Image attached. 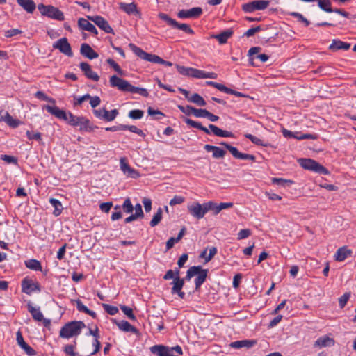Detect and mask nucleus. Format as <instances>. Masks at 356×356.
I'll return each instance as SVG.
<instances>
[{"label":"nucleus","instance_id":"f257e3e1","mask_svg":"<svg viewBox=\"0 0 356 356\" xmlns=\"http://www.w3.org/2000/svg\"><path fill=\"white\" fill-rule=\"evenodd\" d=\"M43 110H46L51 115L59 120H63L72 127H79L80 131L92 132L98 127L90 122V121L83 115H75L72 112H66L60 109L56 106L44 105Z\"/></svg>","mask_w":356,"mask_h":356},{"label":"nucleus","instance_id":"f03ea898","mask_svg":"<svg viewBox=\"0 0 356 356\" xmlns=\"http://www.w3.org/2000/svg\"><path fill=\"white\" fill-rule=\"evenodd\" d=\"M109 82L111 86L117 88L120 91L129 92L134 94L138 93L145 97L149 96V92L145 88L134 86L127 80L120 78L116 75L111 76Z\"/></svg>","mask_w":356,"mask_h":356},{"label":"nucleus","instance_id":"7ed1b4c3","mask_svg":"<svg viewBox=\"0 0 356 356\" xmlns=\"http://www.w3.org/2000/svg\"><path fill=\"white\" fill-rule=\"evenodd\" d=\"M184 122L189 126L193 128L198 129L202 131H204L207 134H211L212 132L215 136L219 137H225V138H234V135L232 132L222 130L218 127L217 126L210 124L209 125V128H207L202 125L200 122L194 121L190 118H186Z\"/></svg>","mask_w":356,"mask_h":356},{"label":"nucleus","instance_id":"20e7f679","mask_svg":"<svg viewBox=\"0 0 356 356\" xmlns=\"http://www.w3.org/2000/svg\"><path fill=\"white\" fill-rule=\"evenodd\" d=\"M86 327L85 323L81 321H74L65 323L60 329L59 336L63 339H70L79 335L83 328Z\"/></svg>","mask_w":356,"mask_h":356},{"label":"nucleus","instance_id":"39448f33","mask_svg":"<svg viewBox=\"0 0 356 356\" xmlns=\"http://www.w3.org/2000/svg\"><path fill=\"white\" fill-rule=\"evenodd\" d=\"M209 270L204 269L201 266H193L190 267L186 271L185 279L186 281H189L193 277L197 275L195 279V290L198 291L202 284L205 282Z\"/></svg>","mask_w":356,"mask_h":356},{"label":"nucleus","instance_id":"423d86ee","mask_svg":"<svg viewBox=\"0 0 356 356\" xmlns=\"http://www.w3.org/2000/svg\"><path fill=\"white\" fill-rule=\"evenodd\" d=\"M131 50L140 58L153 63H159L166 66H172V63L170 61L164 60L157 55L152 54L144 51L141 48L137 47L133 43L129 44Z\"/></svg>","mask_w":356,"mask_h":356},{"label":"nucleus","instance_id":"0eeeda50","mask_svg":"<svg viewBox=\"0 0 356 356\" xmlns=\"http://www.w3.org/2000/svg\"><path fill=\"white\" fill-rule=\"evenodd\" d=\"M38 8L42 16H46L58 21H63L65 19L63 13L57 7L40 3L38 6Z\"/></svg>","mask_w":356,"mask_h":356},{"label":"nucleus","instance_id":"6e6552de","mask_svg":"<svg viewBox=\"0 0 356 356\" xmlns=\"http://www.w3.org/2000/svg\"><path fill=\"white\" fill-rule=\"evenodd\" d=\"M300 165L305 170H311L314 172L321 175H329V170L323 166L321 164L318 163L312 159H300L298 160Z\"/></svg>","mask_w":356,"mask_h":356},{"label":"nucleus","instance_id":"1a4fd4ad","mask_svg":"<svg viewBox=\"0 0 356 356\" xmlns=\"http://www.w3.org/2000/svg\"><path fill=\"white\" fill-rule=\"evenodd\" d=\"M270 1L268 0L253 1L242 6V10L245 13H251L256 10H263L268 7Z\"/></svg>","mask_w":356,"mask_h":356},{"label":"nucleus","instance_id":"9d476101","mask_svg":"<svg viewBox=\"0 0 356 356\" xmlns=\"http://www.w3.org/2000/svg\"><path fill=\"white\" fill-rule=\"evenodd\" d=\"M205 202L203 204L193 202L187 206L188 213L197 220L203 218L207 213V209H205Z\"/></svg>","mask_w":356,"mask_h":356},{"label":"nucleus","instance_id":"9b49d317","mask_svg":"<svg viewBox=\"0 0 356 356\" xmlns=\"http://www.w3.org/2000/svg\"><path fill=\"white\" fill-rule=\"evenodd\" d=\"M220 145L224 146L236 159L242 160H250L252 161H255L256 160L255 156L240 152L236 147L232 146L226 142H221Z\"/></svg>","mask_w":356,"mask_h":356},{"label":"nucleus","instance_id":"f8f14e48","mask_svg":"<svg viewBox=\"0 0 356 356\" xmlns=\"http://www.w3.org/2000/svg\"><path fill=\"white\" fill-rule=\"evenodd\" d=\"M27 307L28 311L31 313L34 321L38 322H42V324L45 327H49L51 326V321L44 318V316L39 307L36 308L33 307L31 303L27 305Z\"/></svg>","mask_w":356,"mask_h":356},{"label":"nucleus","instance_id":"ddd939ff","mask_svg":"<svg viewBox=\"0 0 356 356\" xmlns=\"http://www.w3.org/2000/svg\"><path fill=\"white\" fill-rule=\"evenodd\" d=\"M53 48L58 49L61 53L69 57L73 56L71 45L66 38H60L55 42L53 44Z\"/></svg>","mask_w":356,"mask_h":356},{"label":"nucleus","instance_id":"4468645a","mask_svg":"<svg viewBox=\"0 0 356 356\" xmlns=\"http://www.w3.org/2000/svg\"><path fill=\"white\" fill-rule=\"evenodd\" d=\"M40 291L41 288L38 282H34L28 277L24 278L22 281V291L28 295L31 294L33 291Z\"/></svg>","mask_w":356,"mask_h":356},{"label":"nucleus","instance_id":"2eb2a0df","mask_svg":"<svg viewBox=\"0 0 356 356\" xmlns=\"http://www.w3.org/2000/svg\"><path fill=\"white\" fill-rule=\"evenodd\" d=\"M120 170L123 172L124 175L127 177L136 179L140 177V173L138 170L131 168L127 162L126 158L122 157L120 160Z\"/></svg>","mask_w":356,"mask_h":356},{"label":"nucleus","instance_id":"dca6fc26","mask_svg":"<svg viewBox=\"0 0 356 356\" xmlns=\"http://www.w3.org/2000/svg\"><path fill=\"white\" fill-rule=\"evenodd\" d=\"M88 17L105 33L114 34L113 29L104 17L99 15L92 17L88 16Z\"/></svg>","mask_w":356,"mask_h":356},{"label":"nucleus","instance_id":"f3484780","mask_svg":"<svg viewBox=\"0 0 356 356\" xmlns=\"http://www.w3.org/2000/svg\"><path fill=\"white\" fill-rule=\"evenodd\" d=\"M185 280V277L181 278L180 277H174L173 281L171 282V284L172 285L171 293L173 295L177 294L181 299H184L185 298V293L181 291L184 285Z\"/></svg>","mask_w":356,"mask_h":356},{"label":"nucleus","instance_id":"a211bd4d","mask_svg":"<svg viewBox=\"0 0 356 356\" xmlns=\"http://www.w3.org/2000/svg\"><path fill=\"white\" fill-rule=\"evenodd\" d=\"M202 9L200 7H195L189 10H181L178 12L177 16L181 19L197 18L202 14Z\"/></svg>","mask_w":356,"mask_h":356},{"label":"nucleus","instance_id":"6ab92c4d","mask_svg":"<svg viewBox=\"0 0 356 356\" xmlns=\"http://www.w3.org/2000/svg\"><path fill=\"white\" fill-rule=\"evenodd\" d=\"M16 340L17 344L29 356H35L37 354L36 351L25 342L20 330L16 333Z\"/></svg>","mask_w":356,"mask_h":356},{"label":"nucleus","instance_id":"aec40b11","mask_svg":"<svg viewBox=\"0 0 356 356\" xmlns=\"http://www.w3.org/2000/svg\"><path fill=\"white\" fill-rule=\"evenodd\" d=\"M0 120L5 122L11 128H16L22 123L18 119L13 118L8 111L4 110L0 111Z\"/></svg>","mask_w":356,"mask_h":356},{"label":"nucleus","instance_id":"412c9836","mask_svg":"<svg viewBox=\"0 0 356 356\" xmlns=\"http://www.w3.org/2000/svg\"><path fill=\"white\" fill-rule=\"evenodd\" d=\"M81 70L83 72L84 75L89 79H91L94 81H98L99 79V76L98 74L92 71L91 69V66L86 62H81L79 65Z\"/></svg>","mask_w":356,"mask_h":356},{"label":"nucleus","instance_id":"4be33fe9","mask_svg":"<svg viewBox=\"0 0 356 356\" xmlns=\"http://www.w3.org/2000/svg\"><path fill=\"white\" fill-rule=\"evenodd\" d=\"M350 43L343 42L338 39H334L328 47L332 51H337L339 50L347 51L350 48Z\"/></svg>","mask_w":356,"mask_h":356},{"label":"nucleus","instance_id":"5701e85b","mask_svg":"<svg viewBox=\"0 0 356 356\" xmlns=\"http://www.w3.org/2000/svg\"><path fill=\"white\" fill-rule=\"evenodd\" d=\"M80 54L90 60L97 58L99 56L98 54L87 43H83L81 45Z\"/></svg>","mask_w":356,"mask_h":356},{"label":"nucleus","instance_id":"b1692460","mask_svg":"<svg viewBox=\"0 0 356 356\" xmlns=\"http://www.w3.org/2000/svg\"><path fill=\"white\" fill-rule=\"evenodd\" d=\"M119 8L128 15H133L139 17L140 16V13L138 10L136 4L134 3H126L122 2L120 3Z\"/></svg>","mask_w":356,"mask_h":356},{"label":"nucleus","instance_id":"393cba45","mask_svg":"<svg viewBox=\"0 0 356 356\" xmlns=\"http://www.w3.org/2000/svg\"><path fill=\"white\" fill-rule=\"evenodd\" d=\"M261 49L259 47H254L249 49L248 55L250 56H253L250 58V60H253L254 58H257L259 59L261 63H265L268 60L269 56L268 55L265 54H257L261 51Z\"/></svg>","mask_w":356,"mask_h":356},{"label":"nucleus","instance_id":"a878e982","mask_svg":"<svg viewBox=\"0 0 356 356\" xmlns=\"http://www.w3.org/2000/svg\"><path fill=\"white\" fill-rule=\"evenodd\" d=\"M351 254L352 250L346 246H343L337 250L334 254V259L337 261H343L348 257H350Z\"/></svg>","mask_w":356,"mask_h":356},{"label":"nucleus","instance_id":"bb28decb","mask_svg":"<svg viewBox=\"0 0 356 356\" xmlns=\"http://www.w3.org/2000/svg\"><path fill=\"white\" fill-rule=\"evenodd\" d=\"M78 25L82 30L88 31L94 35H97L98 31L96 27L90 22L84 18H80L78 20Z\"/></svg>","mask_w":356,"mask_h":356},{"label":"nucleus","instance_id":"cd10ccee","mask_svg":"<svg viewBox=\"0 0 356 356\" xmlns=\"http://www.w3.org/2000/svg\"><path fill=\"white\" fill-rule=\"evenodd\" d=\"M257 343L256 340L244 339L241 341H233L230 343V347L233 348L239 349L241 348H250L253 347Z\"/></svg>","mask_w":356,"mask_h":356},{"label":"nucleus","instance_id":"c85d7f7f","mask_svg":"<svg viewBox=\"0 0 356 356\" xmlns=\"http://www.w3.org/2000/svg\"><path fill=\"white\" fill-rule=\"evenodd\" d=\"M204 149L207 152H212L213 157L215 159L223 158L226 154V152L224 149L211 145H205Z\"/></svg>","mask_w":356,"mask_h":356},{"label":"nucleus","instance_id":"c756f323","mask_svg":"<svg viewBox=\"0 0 356 356\" xmlns=\"http://www.w3.org/2000/svg\"><path fill=\"white\" fill-rule=\"evenodd\" d=\"M117 326L120 330H122L126 332H131L134 334H137L138 332V330L137 328L131 325L128 321H117L116 320L114 321Z\"/></svg>","mask_w":356,"mask_h":356},{"label":"nucleus","instance_id":"7c9ffc66","mask_svg":"<svg viewBox=\"0 0 356 356\" xmlns=\"http://www.w3.org/2000/svg\"><path fill=\"white\" fill-rule=\"evenodd\" d=\"M334 345V340L327 335L319 337L314 343L315 347L323 348Z\"/></svg>","mask_w":356,"mask_h":356},{"label":"nucleus","instance_id":"2f4dec72","mask_svg":"<svg viewBox=\"0 0 356 356\" xmlns=\"http://www.w3.org/2000/svg\"><path fill=\"white\" fill-rule=\"evenodd\" d=\"M16 1L28 13H33L36 8L33 0H16Z\"/></svg>","mask_w":356,"mask_h":356},{"label":"nucleus","instance_id":"473e14b6","mask_svg":"<svg viewBox=\"0 0 356 356\" xmlns=\"http://www.w3.org/2000/svg\"><path fill=\"white\" fill-rule=\"evenodd\" d=\"M234 31L232 29H227L220 34L213 35L211 37L218 40L220 44H225L227 40L233 35Z\"/></svg>","mask_w":356,"mask_h":356},{"label":"nucleus","instance_id":"72a5a7b5","mask_svg":"<svg viewBox=\"0 0 356 356\" xmlns=\"http://www.w3.org/2000/svg\"><path fill=\"white\" fill-rule=\"evenodd\" d=\"M193 78L197 79H215L217 78L218 75L215 72H207L203 70H200L196 69L195 71V74H193Z\"/></svg>","mask_w":356,"mask_h":356},{"label":"nucleus","instance_id":"f704fd0d","mask_svg":"<svg viewBox=\"0 0 356 356\" xmlns=\"http://www.w3.org/2000/svg\"><path fill=\"white\" fill-rule=\"evenodd\" d=\"M74 301L76 302L78 311L86 313L92 316L93 318H97V314L94 311L89 309L86 306H85L81 300L77 299Z\"/></svg>","mask_w":356,"mask_h":356},{"label":"nucleus","instance_id":"c9c22d12","mask_svg":"<svg viewBox=\"0 0 356 356\" xmlns=\"http://www.w3.org/2000/svg\"><path fill=\"white\" fill-rule=\"evenodd\" d=\"M25 266L26 268L35 271H42V270L41 263L38 260L34 259L26 261Z\"/></svg>","mask_w":356,"mask_h":356},{"label":"nucleus","instance_id":"e433bc0d","mask_svg":"<svg viewBox=\"0 0 356 356\" xmlns=\"http://www.w3.org/2000/svg\"><path fill=\"white\" fill-rule=\"evenodd\" d=\"M49 202L54 207L53 214L55 216H58L59 215H60L63 211V206L61 202L58 200L53 197L50 198Z\"/></svg>","mask_w":356,"mask_h":356},{"label":"nucleus","instance_id":"4c0bfd02","mask_svg":"<svg viewBox=\"0 0 356 356\" xmlns=\"http://www.w3.org/2000/svg\"><path fill=\"white\" fill-rule=\"evenodd\" d=\"M176 68L181 74L191 77H193V74H195L196 70V68L187 67L179 65H176Z\"/></svg>","mask_w":356,"mask_h":356},{"label":"nucleus","instance_id":"58836bf2","mask_svg":"<svg viewBox=\"0 0 356 356\" xmlns=\"http://www.w3.org/2000/svg\"><path fill=\"white\" fill-rule=\"evenodd\" d=\"M318 1V7L327 12V13H333V9L331 6V1L330 0H316Z\"/></svg>","mask_w":356,"mask_h":356},{"label":"nucleus","instance_id":"ea45409f","mask_svg":"<svg viewBox=\"0 0 356 356\" xmlns=\"http://www.w3.org/2000/svg\"><path fill=\"white\" fill-rule=\"evenodd\" d=\"M76 346V341H74V344H67L63 347V351L67 355L69 356H78V353L75 352L74 350Z\"/></svg>","mask_w":356,"mask_h":356},{"label":"nucleus","instance_id":"a19ab883","mask_svg":"<svg viewBox=\"0 0 356 356\" xmlns=\"http://www.w3.org/2000/svg\"><path fill=\"white\" fill-rule=\"evenodd\" d=\"M189 102L196 104L197 106H204L207 104L204 98L197 93H194L191 96Z\"/></svg>","mask_w":356,"mask_h":356},{"label":"nucleus","instance_id":"79ce46f5","mask_svg":"<svg viewBox=\"0 0 356 356\" xmlns=\"http://www.w3.org/2000/svg\"><path fill=\"white\" fill-rule=\"evenodd\" d=\"M207 213L208 211H213L214 215H217L220 213L219 209V205L218 204L213 202V201H209L207 202H205Z\"/></svg>","mask_w":356,"mask_h":356},{"label":"nucleus","instance_id":"37998d69","mask_svg":"<svg viewBox=\"0 0 356 356\" xmlns=\"http://www.w3.org/2000/svg\"><path fill=\"white\" fill-rule=\"evenodd\" d=\"M162 209L159 207L156 211V213L154 215L152 220L150 221L149 224L152 227H155L157 225L162 219Z\"/></svg>","mask_w":356,"mask_h":356},{"label":"nucleus","instance_id":"c03bdc74","mask_svg":"<svg viewBox=\"0 0 356 356\" xmlns=\"http://www.w3.org/2000/svg\"><path fill=\"white\" fill-rule=\"evenodd\" d=\"M104 113V120L111 122L117 117L118 115V111L117 109H113L111 111H108L106 110Z\"/></svg>","mask_w":356,"mask_h":356},{"label":"nucleus","instance_id":"a18cd8bd","mask_svg":"<svg viewBox=\"0 0 356 356\" xmlns=\"http://www.w3.org/2000/svg\"><path fill=\"white\" fill-rule=\"evenodd\" d=\"M172 27L175 29L182 30L183 31L188 34L194 33L193 29L187 24H179L176 21V24H174Z\"/></svg>","mask_w":356,"mask_h":356},{"label":"nucleus","instance_id":"49530a36","mask_svg":"<svg viewBox=\"0 0 356 356\" xmlns=\"http://www.w3.org/2000/svg\"><path fill=\"white\" fill-rule=\"evenodd\" d=\"M122 129H123V131L129 130L131 132L135 133V134H138L140 136H142V137H145V134H144L143 130L137 128L134 125H125V124H123Z\"/></svg>","mask_w":356,"mask_h":356},{"label":"nucleus","instance_id":"de8ad7c7","mask_svg":"<svg viewBox=\"0 0 356 356\" xmlns=\"http://www.w3.org/2000/svg\"><path fill=\"white\" fill-rule=\"evenodd\" d=\"M35 97H37L39 99L47 101L49 103H51L55 106L56 101L52 97H49L47 95H46L42 91H37L35 94Z\"/></svg>","mask_w":356,"mask_h":356},{"label":"nucleus","instance_id":"09e8293b","mask_svg":"<svg viewBox=\"0 0 356 356\" xmlns=\"http://www.w3.org/2000/svg\"><path fill=\"white\" fill-rule=\"evenodd\" d=\"M289 15L294 17L297 18V19L304 23L305 26H308L310 24V22L309 20H307L302 14L297 13V12H291L289 13Z\"/></svg>","mask_w":356,"mask_h":356},{"label":"nucleus","instance_id":"8fccbe9b","mask_svg":"<svg viewBox=\"0 0 356 356\" xmlns=\"http://www.w3.org/2000/svg\"><path fill=\"white\" fill-rule=\"evenodd\" d=\"M143 111L134 109L129 111L128 116L133 120H139L143 118Z\"/></svg>","mask_w":356,"mask_h":356},{"label":"nucleus","instance_id":"3c124183","mask_svg":"<svg viewBox=\"0 0 356 356\" xmlns=\"http://www.w3.org/2000/svg\"><path fill=\"white\" fill-rule=\"evenodd\" d=\"M120 309L122 312L131 320H136V316L133 313V310L128 306L126 305H120Z\"/></svg>","mask_w":356,"mask_h":356},{"label":"nucleus","instance_id":"603ef678","mask_svg":"<svg viewBox=\"0 0 356 356\" xmlns=\"http://www.w3.org/2000/svg\"><path fill=\"white\" fill-rule=\"evenodd\" d=\"M106 63L113 68V70L120 75H123L124 72L121 69V67L119 66V65L112 58H108L106 60Z\"/></svg>","mask_w":356,"mask_h":356},{"label":"nucleus","instance_id":"864d4df0","mask_svg":"<svg viewBox=\"0 0 356 356\" xmlns=\"http://www.w3.org/2000/svg\"><path fill=\"white\" fill-rule=\"evenodd\" d=\"M122 208L126 213H132L134 210L133 204L130 200V199L128 197L124 201L122 206Z\"/></svg>","mask_w":356,"mask_h":356},{"label":"nucleus","instance_id":"5fc2aeb1","mask_svg":"<svg viewBox=\"0 0 356 356\" xmlns=\"http://www.w3.org/2000/svg\"><path fill=\"white\" fill-rule=\"evenodd\" d=\"M90 98V94H86L81 97L74 96V106L81 105L83 102L88 100Z\"/></svg>","mask_w":356,"mask_h":356},{"label":"nucleus","instance_id":"6e6d98bb","mask_svg":"<svg viewBox=\"0 0 356 356\" xmlns=\"http://www.w3.org/2000/svg\"><path fill=\"white\" fill-rule=\"evenodd\" d=\"M159 17L165 21L168 25L173 26L174 24H176V20L170 17L167 14L161 13L159 14Z\"/></svg>","mask_w":356,"mask_h":356},{"label":"nucleus","instance_id":"4d7b16f0","mask_svg":"<svg viewBox=\"0 0 356 356\" xmlns=\"http://www.w3.org/2000/svg\"><path fill=\"white\" fill-rule=\"evenodd\" d=\"M104 309L110 315H115L118 312V308L108 304H102Z\"/></svg>","mask_w":356,"mask_h":356},{"label":"nucleus","instance_id":"13d9d810","mask_svg":"<svg viewBox=\"0 0 356 356\" xmlns=\"http://www.w3.org/2000/svg\"><path fill=\"white\" fill-rule=\"evenodd\" d=\"M350 297V293L346 292L339 298V305L340 308H343Z\"/></svg>","mask_w":356,"mask_h":356},{"label":"nucleus","instance_id":"bf43d9fd","mask_svg":"<svg viewBox=\"0 0 356 356\" xmlns=\"http://www.w3.org/2000/svg\"><path fill=\"white\" fill-rule=\"evenodd\" d=\"M273 184L281 185V186H285L286 184L288 186L293 184V181L289 179H284L282 178H273L272 179Z\"/></svg>","mask_w":356,"mask_h":356},{"label":"nucleus","instance_id":"052dcab7","mask_svg":"<svg viewBox=\"0 0 356 356\" xmlns=\"http://www.w3.org/2000/svg\"><path fill=\"white\" fill-rule=\"evenodd\" d=\"M147 113L149 115H156V120H160L165 116V114L159 110H154L152 107H149Z\"/></svg>","mask_w":356,"mask_h":356},{"label":"nucleus","instance_id":"680f3d73","mask_svg":"<svg viewBox=\"0 0 356 356\" xmlns=\"http://www.w3.org/2000/svg\"><path fill=\"white\" fill-rule=\"evenodd\" d=\"M26 134L29 140H42V134L40 132L33 133L30 131H27Z\"/></svg>","mask_w":356,"mask_h":356},{"label":"nucleus","instance_id":"e2e57ef3","mask_svg":"<svg viewBox=\"0 0 356 356\" xmlns=\"http://www.w3.org/2000/svg\"><path fill=\"white\" fill-rule=\"evenodd\" d=\"M22 33V31L20 29H12L6 31L4 32V36L6 38H9L13 37L15 35H17L18 34H21Z\"/></svg>","mask_w":356,"mask_h":356},{"label":"nucleus","instance_id":"0e129e2a","mask_svg":"<svg viewBox=\"0 0 356 356\" xmlns=\"http://www.w3.org/2000/svg\"><path fill=\"white\" fill-rule=\"evenodd\" d=\"M178 108L184 114L190 115L193 114L194 107L187 105L186 106L178 105Z\"/></svg>","mask_w":356,"mask_h":356},{"label":"nucleus","instance_id":"69168bd1","mask_svg":"<svg viewBox=\"0 0 356 356\" xmlns=\"http://www.w3.org/2000/svg\"><path fill=\"white\" fill-rule=\"evenodd\" d=\"M185 201V198L182 196L175 195L174 197L170 201V205L173 207L176 204H182Z\"/></svg>","mask_w":356,"mask_h":356},{"label":"nucleus","instance_id":"338daca9","mask_svg":"<svg viewBox=\"0 0 356 356\" xmlns=\"http://www.w3.org/2000/svg\"><path fill=\"white\" fill-rule=\"evenodd\" d=\"M251 235V231L249 229L240 230L238 233V240H241L249 237Z\"/></svg>","mask_w":356,"mask_h":356},{"label":"nucleus","instance_id":"774afa93","mask_svg":"<svg viewBox=\"0 0 356 356\" xmlns=\"http://www.w3.org/2000/svg\"><path fill=\"white\" fill-rule=\"evenodd\" d=\"M207 111H208L206 109H197L194 108L193 114L197 118H206Z\"/></svg>","mask_w":356,"mask_h":356}]
</instances>
